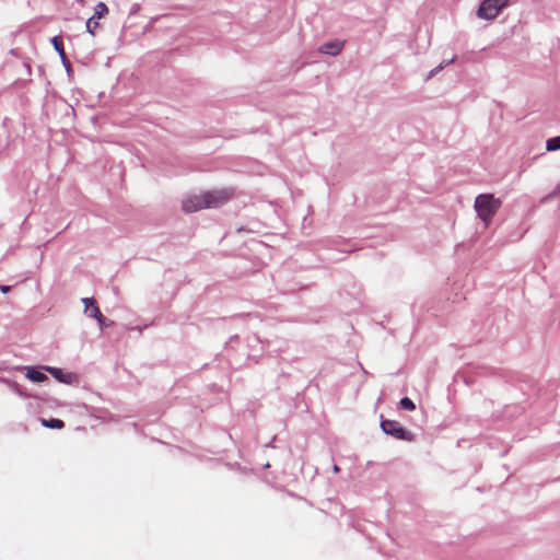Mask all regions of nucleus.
<instances>
[{"instance_id":"nucleus-17","label":"nucleus","mask_w":560,"mask_h":560,"mask_svg":"<svg viewBox=\"0 0 560 560\" xmlns=\"http://www.w3.org/2000/svg\"><path fill=\"white\" fill-rule=\"evenodd\" d=\"M95 320H96L101 331H104L105 329H107V328H109V327H112L114 325V320H112L108 317L104 316L103 313L101 314V316L95 318Z\"/></svg>"},{"instance_id":"nucleus-1","label":"nucleus","mask_w":560,"mask_h":560,"mask_svg":"<svg viewBox=\"0 0 560 560\" xmlns=\"http://www.w3.org/2000/svg\"><path fill=\"white\" fill-rule=\"evenodd\" d=\"M234 195L232 187L200 189L187 191L180 200V210L185 214H191L205 209H218L226 205Z\"/></svg>"},{"instance_id":"nucleus-22","label":"nucleus","mask_w":560,"mask_h":560,"mask_svg":"<svg viewBox=\"0 0 560 560\" xmlns=\"http://www.w3.org/2000/svg\"><path fill=\"white\" fill-rule=\"evenodd\" d=\"M141 10V5L139 3H132L129 9V16L136 15Z\"/></svg>"},{"instance_id":"nucleus-19","label":"nucleus","mask_w":560,"mask_h":560,"mask_svg":"<svg viewBox=\"0 0 560 560\" xmlns=\"http://www.w3.org/2000/svg\"><path fill=\"white\" fill-rule=\"evenodd\" d=\"M454 381L455 382H459V381H463V383L466 385V386H470L472 385L474 383V380L472 377H469L465 374H460V373H456L455 376H454Z\"/></svg>"},{"instance_id":"nucleus-29","label":"nucleus","mask_w":560,"mask_h":560,"mask_svg":"<svg viewBox=\"0 0 560 560\" xmlns=\"http://www.w3.org/2000/svg\"><path fill=\"white\" fill-rule=\"evenodd\" d=\"M332 469L335 472H339V470H340L339 466L336 464L334 465Z\"/></svg>"},{"instance_id":"nucleus-25","label":"nucleus","mask_w":560,"mask_h":560,"mask_svg":"<svg viewBox=\"0 0 560 560\" xmlns=\"http://www.w3.org/2000/svg\"><path fill=\"white\" fill-rule=\"evenodd\" d=\"M158 18H154V19H151L148 24L143 27V32H148L150 30V27H152L154 21L156 20Z\"/></svg>"},{"instance_id":"nucleus-15","label":"nucleus","mask_w":560,"mask_h":560,"mask_svg":"<svg viewBox=\"0 0 560 560\" xmlns=\"http://www.w3.org/2000/svg\"><path fill=\"white\" fill-rule=\"evenodd\" d=\"M398 408L406 411H413L416 409V404L408 396H404L398 402Z\"/></svg>"},{"instance_id":"nucleus-12","label":"nucleus","mask_w":560,"mask_h":560,"mask_svg":"<svg viewBox=\"0 0 560 560\" xmlns=\"http://www.w3.org/2000/svg\"><path fill=\"white\" fill-rule=\"evenodd\" d=\"M81 302L84 305V311H83L84 315H86L88 317L93 318V319L101 316V314H102L101 308H100L96 300L93 296L82 298Z\"/></svg>"},{"instance_id":"nucleus-8","label":"nucleus","mask_w":560,"mask_h":560,"mask_svg":"<svg viewBox=\"0 0 560 560\" xmlns=\"http://www.w3.org/2000/svg\"><path fill=\"white\" fill-rule=\"evenodd\" d=\"M108 7L105 2L100 1L94 7L93 15L90 16L85 22L86 32L92 36H95V30L100 26L98 20L108 14Z\"/></svg>"},{"instance_id":"nucleus-16","label":"nucleus","mask_w":560,"mask_h":560,"mask_svg":"<svg viewBox=\"0 0 560 560\" xmlns=\"http://www.w3.org/2000/svg\"><path fill=\"white\" fill-rule=\"evenodd\" d=\"M546 150L549 152L560 150V135L546 140Z\"/></svg>"},{"instance_id":"nucleus-18","label":"nucleus","mask_w":560,"mask_h":560,"mask_svg":"<svg viewBox=\"0 0 560 560\" xmlns=\"http://www.w3.org/2000/svg\"><path fill=\"white\" fill-rule=\"evenodd\" d=\"M558 196H560V180L558 182V184L553 187V189L550 192H548L546 196H544L541 198L540 202L545 203L548 200L556 198Z\"/></svg>"},{"instance_id":"nucleus-24","label":"nucleus","mask_w":560,"mask_h":560,"mask_svg":"<svg viewBox=\"0 0 560 560\" xmlns=\"http://www.w3.org/2000/svg\"><path fill=\"white\" fill-rule=\"evenodd\" d=\"M12 381H13V378L0 375V383L5 384L8 387H9V384H11Z\"/></svg>"},{"instance_id":"nucleus-21","label":"nucleus","mask_w":560,"mask_h":560,"mask_svg":"<svg viewBox=\"0 0 560 560\" xmlns=\"http://www.w3.org/2000/svg\"><path fill=\"white\" fill-rule=\"evenodd\" d=\"M240 341V336L237 334L235 335H232L228 341H225L224 343V349L229 352L230 350H232V347H231V343L233 342H238Z\"/></svg>"},{"instance_id":"nucleus-23","label":"nucleus","mask_w":560,"mask_h":560,"mask_svg":"<svg viewBox=\"0 0 560 560\" xmlns=\"http://www.w3.org/2000/svg\"><path fill=\"white\" fill-rule=\"evenodd\" d=\"M12 290V285L9 284H0V292L3 294L9 293Z\"/></svg>"},{"instance_id":"nucleus-9","label":"nucleus","mask_w":560,"mask_h":560,"mask_svg":"<svg viewBox=\"0 0 560 560\" xmlns=\"http://www.w3.org/2000/svg\"><path fill=\"white\" fill-rule=\"evenodd\" d=\"M50 44L54 47V49L57 51V54L59 55L68 79L72 80V78L74 75V70L72 68L70 60L68 59V57L66 55L62 38L59 35L52 36L50 38Z\"/></svg>"},{"instance_id":"nucleus-20","label":"nucleus","mask_w":560,"mask_h":560,"mask_svg":"<svg viewBox=\"0 0 560 560\" xmlns=\"http://www.w3.org/2000/svg\"><path fill=\"white\" fill-rule=\"evenodd\" d=\"M230 468L237 470L240 474H247L250 469L247 467L242 466L240 463L235 462L233 464L228 463L226 464Z\"/></svg>"},{"instance_id":"nucleus-10","label":"nucleus","mask_w":560,"mask_h":560,"mask_svg":"<svg viewBox=\"0 0 560 560\" xmlns=\"http://www.w3.org/2000/svg\"><path fill=\"white\" fill-rule=\"evenodd\" d=\"M9 388L21 398H34L36 400H42L45 402H56L57 399L48 397L46 394H32L26 388H24L22 385H20L15 380L9 384Z\"/></svg>"},{"instance_id":"nucleus-11","label":"nucleus","mask_w":560,"mask_h":560,"mask_svg":"<svg viewBox=\"0 0 560 560\" xmlns=\"http://www.w3.org/2000/svg\"><path fill=\"white\" fill-rule=\"evenodd\" d=\"M346 42L339 38L329 39L319 45L317 51L322 55L336 57L341 54Z\"/></svg>"},{"instance_id":"nucleus-26","label":"nucleus","mask_w":560,"mask_h":560,"mask_svg":"<svg viewBox=\"0 0 560 560\" xmlns=\"http://www.w3.org/2000/svg\"><path fill=\"white\" fill-rule=\"evenodd\" d=\"M9 52L12 56L19 57V49L18 48H11Z\"/></svg>"},{"instance_id":"nucleus-6","label":"nucleus","mask_w":560,"mask_h":560,"mask_svg":"<svg viewBox=\"0 0 560 560\" xmlns=\"http://www.w3.org/2000/svg\"><path fill=\"white\" fill-rule=\"evenodd\" d=\"M47 368L49 365H16L14 369L24 372L25 377L35 384L50 383V378L47 375Z\"/></svg>"},{"instance_id":"nucleus-30","label":"nucleus","mask_w":560,"mask_h":560,"mask_svg":"<svg viewBox=\"0 0 560 560\" xmlns=\"http://www.w3.org/2000/svg\"><path fill=\"white\" fill-rule=\"evenodd\" d=\"M242 317H243V315H240V314H238V315L233 316V317H232V319H233V320H235V319H241Z\"/></svg>"},{"instance_id":"nucleus-4","label":"nucleus","mask_w":560,"mask_h":560,"mask_svg":"<svg viewBox=\"0 0 560 560\" xmlns=\"http://www.w3.org/2000/svg\"><path fill=\"white\" fill-rule=\"evenodd\" d=\"M512 3V0H481L478 4L476 15L485 21H493L499 14Z\"/></svg>"},{"instance_id":"nucleus-31","label":"nucleus","mask_w":560,"mask_h":560,"mask_svg":"<svg viewBox=\"0 0 560 560\" xmlns=\"http://www.w3.org/2000/svg\"><path fill=\"white\" fill-rule=\"evenodd\" d=\"M508 451L502 452L501 456L506 455Z\"/></svg>"},{"instance_id":"nucleus-7","label":"nucleus","mask_w":560,"mask_h":560,"mask_svg":"<svg viewBox=\"0 0 560 560\" xmlns=\"http://www.w3.org/2000/svg\"><path fill=\"white\" fill-rule=\"evenodd\" d=\"M47 372L56 382L60 384L75 387L79 386L80 384V376L75 372L52 365H49V368H47Z\"/></svg>"},{"instance_id":"nucleus-2","label":"nucleus","mask_w":560,"mask_h":560,"mask_svg":"<svg viewBox=\"0 0 560 560\" xmlns=\"http://www.w3.org/2000/svg\"><path fill=\"white\" fill-rule=\"evenodd\" d=\"M502 206V200L492 192H481L476 196L474 209L477 218L488 228Z\"/></svg>"},{"instance_id":"nucleus-5","label":"nucleus","mask_w":560,"mask_h":560,"mask_svg":"<svg viewBox=\"0 0 560 560\" xmlns=\"http://www.w3.org/2000/svg\"><path fill=\"white\" fill-rule=\"evenodd\" d=\"M506 382L518 389L523 396L530 397L538 393V383L535 378L518 373H511Z\"/></svg>"},{"instance_id":"nucleus-14","label":"nucleus","mask_w":560,"mask_h":560,"mask_svg":"<svg viewBox=\"0 0 560 560\" xmlns=\"http://www.w3.org/2000/svg\"><path fill=\"white\" fill-rule=\"evenodd\" d=\"M39 422L44 428L51 430H61L66 425L63 420L55 417L39 418Z\"/></svg>"},{"instance_id":"nucleus-28","label":"nucleus","mask_w":560,"mask_h":560,"mask_svg":"<svg viewBox=\"0 0 560 560\" xmlns=\"http://www.w3.org/2000/svg\"><path fill=\"white\" fill-rule=\"evenodd\" d=\"M82 407H83L84 409H86L88 411H90V410H92V409H93L92 407H90L88 404H84V402L82 404Z\"/></svg>"},{"instance_id":"nucleus-27","label":"nucleus","mask_w":560,"mask_h":560,"mask_svg":"<svg viewBox=\"0 0 560 560\" xmlns=\"http://www.w3.org/2000/svg\"><path fill=\"white\" fill-rule=\"evenodd\" d=\"M24 67H25L26 71H27V73L31 74L32 73L31 65L27 63V62H24Z\"/></svg>"},{"instance_id":"nucleus-13","label":"nucleus","mask_w":560,"mask_h":560,"mask_svg":"<svg viewBox=\"0 0 560 560\" xmlns=\"http://www.w3.org/2000/svg\"><path fill=\"white\" fill-rule=\"evenodd\" d=\"M457 60V55L454 54L450 59H443L438 66H435L433 69H431L424 80L429 81L432 78H434L438 73H440L442 70H444L450 65L454 63Z\"/></svg>"},{"instance_id":"nucleus-3","label":"nucleus","mask_w":560,"mask_h":560,"mask_svg":"<svg viewBox=\"0 0 560 560\" xmlns=\"http://www.w3.org/2000/svg\"><path fill=\"white\" fill-rule=\"evenodd\" d=\"M380 428L385 435L392 436L395 440L404 442H413L416 440V434L412 431L397 420L385 418L384 415L380 416Z\"/></svg>"}]
</instances>
